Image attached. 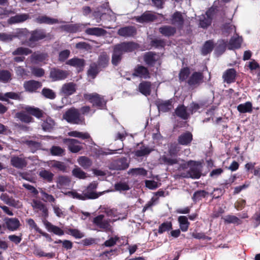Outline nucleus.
Segmentation results:
<instances>
[{"mask_svg": "<svg viewBox=\"0 0 260 260\" xmlns=\"http://www.w3.org/2000/svg\"><path fill=\"white\" fill-rule=\"evenodd\" d=\"M138 48L139 45L133 42H124L115 45L112 56V64L117 66L121 60L124 53L133 52Z\"/></svg>", "mask_w": 260, "mask_h": 260, "instance_id": "obj_1", "label": "nucleus"}, {"mask_svg": "<svg viewBox=\"0 0 260 260\" xmlns=\"http://www.w3.org/2000/svg\"><path fill=\"white\" fill-rule=\"evenodd\" d=\"M30 35L28 40L21 42V45H23L30 48L35 47L37 42L43 40L48 37V34L43 28H36L34 30L29 31Z\"/></svg>", "mask_w": 260, "mask_h": 260, "instance_id": "obj_2", "label": "nucleus"}, {"mask_svg": "<svg viewBox=\"0 0 260 260\" xmlns=\"http://www.w3.org/2000/svg\"><path fill=\"white\" fill-rule=\"evenodd\" d=\"M63 118L69 123L77 124H82L84 120L79 110L75 108L68 110L63 115Z\"/></svg>", "mask_w": 260, "mask_h": 260, "instance_id": "obj_3", "label": "nucleus"}, {"mask_svg": "<svg viewBox=\"0 0 260 260\" xmlns=\"http://www.w3.org/2000/svg\"><path fill=\"white\" fill-rule=\"evenodd\" d=\"M83 97L85 100H88L93 106L100 109H104L106 107L107 101L104 99L103 96L97 93H85Z\"/></svg>", "mask_w": 260, "mask_h": 260, "instance_id": "obj_4", "label": "nucleus"}, {"mask_svg": "<svg viewBox=\"0 0 260 260\" xmlns=\"http://www.w3.org/2000/svg\"><path fill=\"white\" fill-rule=\"evenodd\" d=\"M92 223L97 227L105 231H108L110 230V220L105 219V216L103 214L99 215L94 217Z\"/></svg>", "mask_w": 260, "mask_h": 260, "instance_id": "obj_5", "label": "nucleus"}, {"mask_svg": "<svg viewBox=\"0 0 260 260\" xmlns=\"http://www.w3.org/2000/svg\"><path fill=\"white\" fill-rule=\"evenodd\" d=\"M132 76L144 79L150 78V74L148 68L141 64H138L135 67Z\"/></svg>", "mask_w": 260, "mask_h": 260, "instance_id": "obj_6", "label": "nucleus"}, {"mask_svg": "<svg viewBox=\"0 0 260 260\" xmlns=\"http://www.w3.org/2000/svg\"><path fill=\"white\" fill-rule=\"evenodd\" d=\"M66 194L73 199H76L80 200L95 199L99 197V195L96 193L93 192H87L84 194H80L76 191H69L66 192Z\"/></svg>", "mask_w": 260, "mask_h": 260, "instance_id": "obj_7", "label": "nucleus"}, {"mask_svg": "<svg viewBox=\"0 0 260 260\" xmlns=\"http://www.w3.org/2000/svg\"><path fill=\"white\" fill-rule=\"evenodd\" d=\"M10 164L11 166L17 169H23L27 166V161L26 158L23 157L22 155H14L11 157Z\"/></svg>", "mask_w": 260, "mask_h": 260, "instance_id": "obj_8", "label": "nucleus"}, {"mask_svg": "<svg viewBox=\"0 0 260 260\" xmlns=\"http://www.w3.org/2000/svg\"><path fill=\"white\" fill-rule=\"evenodd\" d=\"M117 34L125 38L134 37L137 34V29L134 26L120 27L117 31Z\"/></svg>", "mask_w": 260, "mask_h": 260, "instance_id": "obj_9", "label": "nucleus"}, {"mask_svg": "<svg viewBox=\"0 0 260 260\" xmlns=\"http://www.w3.org/2000/svg\"><path fill=\"white\" fill-rule=\"evenodd\" d=\"M32 207L34 210L38 209L41 211V216L42 217L43 222L46 220L48 217V210L46 205L42 202L38 200H33Z\"/></svg>", "mask_w": 260, "mask_h": 260, "instance_id": "obj_10", "label": "nucleus"}, {"mask_svg": "<svg viewBox=\"0 0 260 260\" xmlns=\"http://www.w3.org/2000/svg\"><path fill=\"white\" fill-rule=\"evenodd\" d=\"M42 86V83L34 80L25 81L23 83V87L26 91L33 93L36 92L37 90Z\"/></svg>", "mask_w": 260, "mask_h": 260, "instance_id": "obj_11", "label": "nucleus"}, {"mask_svg": "<svg viewBox=\"0 0 260 260\" xmlns=\"http://www.w3.org/2000/svg\"><path fill=\"white\" fill-rule=\"evenodd\" d=\"M63 142L67 144L69 150L73 153L78 152L82 149L81 143L74 139H64Z\"/></svg>", "mask_w": 260, "mask_h": 260, "instance_id": "obj_12", "label": "nucleus"}, {"mask_svg": "<svg viewBox=\"0 0 260 260\" xmlns=\"http://www.w3.org/2000/svg\"><path fill=\"white\" fill-rule=\"evenodd\" d=\"M172 99L167 101L158 100L156 101L155 104L159 112H167L173 108Z\"/></svg>", "mask_w": 260, "mask_h": 260, "instance_id": "obj_13", "label": "nucleus"}, {"mask_svg": "<svg viewBox=\"0 0 260 260\" xmlns=\"http://www.w3.org/2000/svg\"><path fill=\"white\" fill-rule=\"evenodd\" d=\"M159 59V55L153 52H148L144 55V61L148 67H152Z\"/></svg>", "mask_w": 260, "mask_h": 260, "instance_id": "obj_14", "label": "nucleus"}, {"mask_svg": "<svg viewBox=\"0 0 260 260\" xmlns=\"http://www.w3.org/2000/svg\"><path fill=\"white\" fill-rule=\"evenodd\" d=\"M68 75L67 71L56 68L52 69L50 72V77L54 81L63 80Z\"/></svg>", "mask_w": 260, "mask_h": 260, "instance_id": "obj_15", "label": "nucleus"}, {"mask_svg": "<svg viewBox=\"0 0 260 260\" xmlns=\"http://www.w3.org/2000/svg\"><path fill=\"white\" fill-rule=\"evenodd\" d=\"M204 78L203 74L199 72H194L187 80L188 84L190 86L198 85L202 82Z\"/></svg>", "mask_w": 260, "mask_h": 260, "instance_id": "obj_16", "label": "nucleus"}, {"mask_svg": "<svg viewBox=\"0 0 260 260\" xmlns=\"http://www.w3.org/2000/svg\"><path fill=\"white\" fill-rule=\"evenodd\" d=\"M184 19L180 12L176 11L172 16L171 23L177 27L178 29H182L183 27Z\"/></svg>", "mask_w": 260, "mask_h": 260, "instance_id": "obj_17", "label": "nucleus"}, {"mask_svg": "<svg viewBox=\"0 0 260 260\" xmlns=\"http://www.w3.org/2000/svg\"><path fill=\"white\" fill-rule=\"evenodd\" d=\"M199 25L202 28H207L212 22L211 12L210 11L206 12L204 15L199 16Z\"/></svg>", "mask_w": 260, "mask_h": 260, "instance_id": "obj_18", "label": "nucleus"}, {"mask_svg": "<svg viewBox=\"0 0 260 260\" xmlns=\"http://www.w3.org/2000/svg\"><path fill=\"white\" fill-rule=\"evenodd\" d=\"M34 22L38 24H46L52 25L58 23L57 19L49 17L46 15H40L34 19Z\"/></svg>", "mask_w": 260, "mask_h": 260, "instance_id": "obj_19", "label": "nucleus"}, {"mask_svg": "<svg viewBox=\"0 0 260 260\" xmlns=\"http://www.w3.org/2000/svg\"><path fill=\"white\" fill-rule=\"evenodd\" d=\"M29 18L28 14L22 13L16 14L12 16L8 20V23L9 24H14L16 23H22Z\"/></svg>", "mask_w": 260, "mask_h": 260, "instance_id": "obj_20", "label": "nucleus"}, {"mask_svg": "<svg viewBox=\"0 0 260 260\" xmlns=\"http://www.w3.org/2000/svg\"><path fill=\"white\" fill-rule=\"evenodd\" d=\"M236 77V71L233 68L226 70L222 75L224 82L228 84H231L235 82Z\"/></svg>", "mask_w": 260, "mask_h": 260, "instance_id": "obj_21", "label": "nucleus"}, {"mask_svg": "<svg viewBox=\"0 0 260 260\" xmlns=\"http://www.w3.org/2000/svg\"><path fill=\"white\" fill-rule=\"evenodd\" d=\"M70 183L71 179L69 177L59 175L57 178L56 187L59 189L67 188L70 186Z\"/></svg>", "mask_w": 260, "mask_h": 260, "instance_id": "obj_22", "label": "nucleus"}, {"mask_svg": "<svg viewBox=\"0 0 260 260\" xmlns=\"http://www.w3.org/2000/svg\"><path fill=\"white\" fill-rule=\"evenodd\" d=\"M77 89V86L74 82H69L64 84L61 89V91L66 96H70L74 94Z\"/></svg>", "mask_w": 260, "mask_h": 260, "instance_id": "obj_23", "label": "nucleus"}, {"mask_svg": "<svg viewBox=\"0 0 260 260\" xmlns=\"http://www.w3.org/2000/svg\"><path fill=\"white\" fill-rule=\"evenodd\" d=\"M153 150V147L142 145L139 147V149L134 152V153L137 157H142L149 155Z\"/></svg>", "mask_w": 260, "mask_h": 260, "instance_id": "obj_24", "label": "nucleus"}, {"mask_svg": "<svg viewBox=\"0 0 260 260\" xmlns=\"http://www.w3.org/2000/svg\"><path fill=\"white\" fill-rule=\"evenodd\" d=\"M157 19V17L153 13L150 11H146L142 15L136 18L137 22L143 23L146 22L153 21Z\"/></svg>", "mask_w": 260, "mask_h": 260, "instance_id": "obj_25", "label": "nucleus"}, {"mask_svg": "<svg viewBox=\"0 0 260 260\" xmlns=\"http://www.w3.org/2000/svg\"><path fill=\"white\" fill-rule=\"evenodd\" d=\"M193 166H191L188 170L189 176L192 179H199L201 176V167L199 164H197L196 161H193Z\"/></svg>", "mask_w": 260, "mask_h": 260, "instance_id": "obj_26", "label": "nucleus"}, {"mask_svg": "<svg viewBox=\"0 0 260 260\" xmlns=\"http://www.w3.org/2000/svg\"><path fill=\"white\" fill-rule=\"evenodd\" d=\"M44 224L48 232H52L55 235L60 236L64 234L63 231L59 227L53 225L47 220L44 221Z\"/></svg>", "mask_w": 260, "mask_h": 260, "instance_id": "obj_27", "label": "nucleus"}, {"mask_svg": "<svg viewBox=\"0 0 260 260\" xmlns=\"http://www.w3.org/2000/svg\"><path fill=\"white\" fill-rule=\"evenodd\" d=\"M5 223L7 229L11 231L17 230L20 225L19 220L16 218H6Z\"/></svg>", "mask_w": 260, "mask_h": 260, "instance_id": "obj_28", "label": "nucleus"}, {"mask_svg": "<svg viewBox=\"0 0 260 260\" xmlns=\"http://www.w3.org/2000/svg\"><path fill=\"white\" fill-rule=\"evenodd\" d=\"M192 140V135L189 132H186L181 134L178 138V143L182 145H187Z\"/></svg>", "mask_w": 260, "mask_h": 260, "instance_id": "obj_29", "label": "nucleus"}, {"mask_svg": "<svg viewBox=\"0 0 260 260\" xmlns=\"http://www.w3.org/2000/svg\"><path fill=\"white\" fill-rule=\"evenodd\" d=\"M66 64L80 70H82L85 64V60L83 59L74 57L68 60L66 62Z\"/></svg>", "mask_w": 260, "mask_h": 260, "instance_id": "obj_30", "label": "nucleus"}, {"mask_svg": "<svg viewBox=\"0 0 260 260\" xmlns=\"http://www.w3.org/2000/svg\"><path fill=\"white\" fill-rule=\"evenodd\" d=\"M175 113L177 117L183 120L187 119L189 116L186 107L183 105H179L175 109Z\"/></svg>", "mask_w": 260, "mask_h": 260, "instance_id": "obj_31", "label": "nucleus"}, {"mask_svg": "<svg viewBox=\"0 0 260 260\" xmlns=\"http://www.w3.org/2000/svg\"><path fill=\"white\" fill-rule=\"evenodd\" d=\"M39 176L44 181L51 183L53 180L54 174L49 170L42 169L39 172Z\"/></svg>", "mask_w": 260, "mask_h": 260, "instance_id": "obj_32", "label": "nucleus"}, {"mask_svg": "<svg viewBox=\"0 0 260 260\" xmlns=\"http://www.w3.org/2000/svg\"><path fill=\"white\" fill-rule=\"evenodd\" d=\"M159 32L166 37H171L174 35L176 32V28L172 26L165 25L159 28Z\"/></svg>", "mask_w": 260, "mask_h": 260, "instance_id": "obj_33", "label": "nucleus"}, {"mask_svg": "<svg viewBox=\"0 0 260 260\" xmlns=\"http://www.w3.org/2000/svg\"><path fill=\"white\" fill-rule=\"evenodd\" d=\"M109 57L105 52H102L99 56L97 64L100 68H105L109 64Z\"/></svg>", "mask_w": 260, "mask_h": 260, "instance_id": "obj_34", "label": "nucleus"}, {"mask_svg": "<svg viewBox=\"0 0 260 260\" xmlns=\"http://www.w3.org/2000/svg\"><path fill=\"white\" fill-rule=\"evenodd\" d=\"M151 83L147 81H143L139 85V91L145 96H148L151 93Z\"/></svg>", "mask_w": 260, "mask_h": 260, "instance_id": "obj_35", "label": "nucleus"}, {"mask_svg": "<svg viewBox=\"0 0 260 260\" xmlns=\"http://www.w3.org/2000/svg\"><path fill=\"white\" fill-rule=\"evenodd\" d=\"M24 109L28 114L37 118H40L43 115V111L38 108L27 106L24 108Z\"/></svg>", "mask_w": 260, "mask_h": 260, "instance_id": "obj_36", "label": "nucleus"}, {"mask_svg": "<svg viewBox=\"0 0 260 260\" xmlns=\"http://www.w3.org/2000/svg\"><path fill=\"white\" fill-rule=\"evenodd\" d=\"M242 39L241 37L238 36L237 37H232L230 41L228 46L229 50H233L234 49H238L241 47Z\"/></svg>", "mask_w": 260, "mask_h": 260, "instance_id": "obj_37", "label": "nucleus"}, {"mask_svg": "<svg viewBox=\"0 0 260 260\" xmlns=\"http://www.w3.org/2000/svg\"><path fill=\"white\" fill-rule=\"evenodd\" d=\"M85 32L88 35L100 37L104 36L106 33V31L100 27H91L87 28L85 30Z\"/></svg>", "mask_w": 260, "mask_h": 260, "instance_id": "obj_38", "label": "nucleus"}, {"mask_svg": "<svg viewBox=\"0 0 260 260\" xmlns=\"http://www.w3.org/2000/svg\"><path fill=\"white\" fill-rule=\"evenodd\" d=\"M115 169L117 170H123L129 166L127 158L122 157L116 160L114 162Z\"/></svg>", "mask_w": 260, "mask_h": 260, "instance_id": "obj_39", "label": "nucleus"}, {"mask_svg": "<svg viewBox=\"0 0 260 260\" xmlns=\"http://www.w3.org/2000/svg\"><path fill=\"white\" fill-rule=\"evenodd\" d=\"M237 108L240 113H250L252 111V105L250 102H246L245 103L239 104Z\"/></svg>", "mask_w": 260, "mask_h": 260, "instance_id": "obj_40", "label": "nucleus"}, {"mask_svg": "<svg viewBox=\"0 0 260 260\" xmlns=\"http://www.w3.org/2000/svg\"><path fill=\"white\" fill-rule=\"evenodd\" d=\"M16 117L22 122L28 123L33 121V118L28 113L20 111L16 114Z\"/></svg>", "mask_w": 260, "mask_h": 260, "instance_id": "obj_41", "label": "nucleus"}, {"mask_svg": "<svg viewBox=\"0 0 260 260\" xmlns=\"http://www.w3.org/2000/svg\"><path fill=\"white\" fill-rule=\"evenodd\" d=\"M55 126L54 121L51 118H47L42 124V127L43 131L50 132L52 131Z\"/></svg>", "mask_w": 260, "mask_h": 260, "instance_id": "obj_42", "label": "nucleus"}, {"mask_svg": "<svg viewBox=\"0 0 260 260\" xmlns=\"http://www.w3.org/2000/svg\"><path fill=\"white\" fill-rule=\"evenodd\" d=\"M49 165L51 168H54L60 172H65L67 171V166L63 162L57 160H52L50 161Z\"/></svg>", "mask_w": 260, "mask_h": 260, "instance_id": "obj_43", "label": "nucleus"}, {"mask_svg": "<svg viewBox=\"0 0 260 260\" xmlns=\"http://www.w3.org/2000/svg\"><path fill=\"white\" fill-rule=\"evenodd\" d=\"M59 28L62 30L67 32L74 33L79 30L80 26L77 24H70L61 25Z\"/></svg>", "mask_w": 260, "mask_h": 260, "instance_id": "obj_44", "label": "nucleus"}, {"mask_svg": "<svg viewBox=\"0 0 260 260\" xmlns=\"http://www.w3.org/2000/svg\"><path fill=\"white\" fill-rule=\"evenodd\" d=\"M214 48V42L212 40H208L205 42L201 50L203 55H206L212 52Z\"/></svg>", "mask_w": 260, "mask_h": 260, "instance_id": "obj_45", "label": "nucleus"}, {"mask_svg": "<svg viewBox=\"0 0 260 260\" xmlns=\"http://www.w3.org/2000/svg\"><path fill=\"white\" fill-rule=\"evenodd\" d=\"M12 73L8 70H0V81L3 83L9 82L12 80Z\"/></svg>", "mask_w": 260, "mask_h": 260, "instance_id": "obj_46", "label": "nucleus"}, {"mask_svg": "<svg viewBox=\"0 0 260 260\" xmlns=\"http://www.w3.org/2000/svg\"><path fill=\"white\" fill-rule=\"evenodd\" d=\"M178 220L181 230L184 232H186L190 224L189 222L188 221V218L185 216H180L178 217Z\"/></svg>", "mask_w": 260, "mask_h": 260, "instance_id": "obj_47", "label": "nucleus"}, {"mask_svg": "<svg viewBox=\"0 0 260 260\" xmlns=\"http://www.w3.org/2000/svg\"><path fill=\"white\" fill-rule=\"evenodd\" d=\"M24 144L30 148L33 153L38 150L41 149L42 146L41 142L33 140H26L24 142Z\"/></svg>", "mask_w": 260, "mask_h": 260, "instance_id": "obj_48", "label": "nucleus"}, {"mask_svg": "<svg viewBox=\"0 0 260 260\" xmlns=\"http://www.w3.org/2000/svg\"><path fill=\"white\" fill-rule=\"evenodd\" d=\"M99 68L96 63L93 62L91 63L87 71L88 76L91 77L92 79L95 78L100 72Z\"/></svg>", "mask_w": 260, "mask_h": 260, "instance_id": "obj_49", "label": "nucleus"}, {"mask_svg": "<svg viewBox=\"0 0 260 260\" xmlns=\"http://www.w3.org/2000/svg\"><path fill=\"white\" fill-rule=\"evenodd\" d=\"M208 194V192L205 190H197L193 193L192 200L194 202L197 203L202 200V199L206 198Z\"/></svg>", "mask_w": 260, "mask_h": 260, "instance_id": "obj_50", "label": "nucleus"}, {"mask_svg": "<svg viewBox=\"0 0 260 260\" xmlns=\"http://www.w3.org/2000/svg\"><path fill=\"white\" fill-rule=\"evenodd\" d=\"M50 152L53 156H62L65 154V149L60 146L54 145L51 147Z\"/></svg>", "mask_w": 260, "mask_h": 260, "instance_id": "obj_51", "label": "nucleus"}, {"mask_svg": "<svg viewBox=\"0 0 260 260\" xmlns=\"http://www.w3.org/2000/svg\"><path fill=\"white\" fill-rule=\"evenodd\" d=\"M78 162L84 169L89 168L92 165L91 160L86 156H80L78 159Z\"/></svg>", "mask_w": 260, "mask_h": 260, "instance_id": "obj_52", "label": "nucleus"}, {"mask_svg": "<svg viewBox=\"0 0 260 260\" xmlns=\"http://www.w3.org/2000/svg\"><path fill=\"white\" fill-rule=\"evenodd\" d=\"M227 43V41L223 40L218 41L215 49L216 52L219 55L222 54L225 51L227 46H228Z\"/></svg>", "mask_w": 260, "mask_h": 260, "instance_id": "obj_53", "label": "nucleus"}, {"mask_svg": "<svg viewBox=\"0 0 260 260\" xmlns=\"http://www.w3.org/2000/svg\"><path fill=\"white\" fill-rule=\"evenodd\" d=\"M14 39L15 38L21 39L29 34V31L27 28H18L15 32H12Z\"/></svg>", "mask_w": 260, "mask_h": 260, "instance_id": "obj_54", "label": "nucleus"}, {"mask_svg": "<svg viewBox=\"0 0 260 260\" xmlns=\"http://www.w3.org/2000/svg\"><path fill=\"white\" fill-rule=\"evenodd\" d=\"M31 53L32 51L30 49L23 47H20L15 50L12 52V54L13 55H27L31 54Z\"/></svg>", "mask_w": 260, "mask_h": 260, "instance_id": "obj_55", "label": "nucleus"}, {"mask_svg": "<svg viewBox=\"0 0 260 260\" xmlns=\"http://www.w3.org/2000/svg\"><path fill=\"white\" fill-rule=\"evenodd\" d=\"M128 174H132V175L145 176L147 175V172L145 169L142 168H133L128 171Z\"/></svg>", "mask_w": 260, "mask_h": 260, "instance_id": "obj_56", "label": "nucleus"}, {"mask_svg": "<svg viewBox=\"0 0 260 260\" xmlns=\"http://www.w3.org/2000/svg\"><path fill=\"white\" fill-rule=\"evenodd\" d=\"M76 239H81L84 237V234L78 229L69 228L67 232Z\"/></svg>", "mask_w": 260, "mask_h": 260, "instance_id": "obj_57", "label": "nucleus"}, {"mask_svg": "<svg viewBox=\"0 0 260 260\" xmlns=\"http://www.w3.org/2000/svg\"><path fill=\"white\" fill-rule=\"evenodd\" d=\"M172 229V224L170 221H167L161 223L158 228V233L160 234L169 231Z\"/></svg>", "mask_w": 260, "mask_h": 260, "instance_id": "obj_58", "label": "nucleus"}, {"mask_svg": "<svg viewBox=\"0 0 260 260\" xmlns=\"http://www.w3.org/2000/svg\"><path fill=\"white\" fill-rule=\"evenodd\" d=\"M190 74V70L188 67H185L181 69L179 74V79L181 82L185 81Z\"/></svg>", "mask_w": 260, "mask_h": 260, "instance_id": "obj_59", "label": "nucleus"}, {"mask_svg": "<svg viewBox=\"0 0 260 260\" xmlns=\"http://www.w3.org/2000/svg\"><path fill=\"white\" fill-rule=\"evenodd\" d=\"M222 32L226 36L236 31L234 25L231 23H225L222 27Z\"/></svg>", "mask_w": 260, "mask_h": 260, "instance_id": "obj_60", "label": "nucleus"}, {"mask_svg": "<svg viewBox=\"0 0 260 260\" xmlns=\"http://www.w3.org/2000/svg\"><path fill=\"white\" fill-rule=\"evenodd\" d=\"M42 94L46 98L50 100H53L56 97V94L55 92H54L53 90L49 88H44L42 90Z\"/></svg>", "mask_w": 260, "mask_h": 260, "instance_id": "obj_61", "label": "nucleus"}, {"mask_svg": "<svg viewBox=\"0 0 260 260\" xmlns=\"http://www.w3.org/2000/svg\"><path fill=\"white\" fill-rule=\"evenodd\" d=\"M161 160L164 164L168 166H172L178 162L176 158L170 157L167 155H163L161 157Z\"/></svg>", "mask_w": 260, "mask_h": 260, "instance_id": "obj_62", "label": "nucleus"}, {"mask_svg": "<svg viewBox=\"0 0 260 260\" xmlns=\"http://www.w3.org/2000/svg\"><path fill=\"white\" fill-rule=\"evenodd\" d=\"M46 54L35 52L31 55V60L35 62H42L46 59Z\"/></svg>", "mask_w": 260, "mask_h": 260, "instance_id": "obj_63", "label": "nucleus"}, {"mask_svg": "<svg viewBox=\"0 0 260 260\" xmlns=\"http://www.w3.org/2000/svg\"><path fill=\"white\" fill-rule=\"evenodd\" d=\"M72 174L74 176L79 179H85L87 177L86 173L80 168L74 169L72 171Z\"/></svg>", "mask_w": 260, "mask_h": 260, "instance_id": "obj_64", "label": "nucleus"}]
</instances>
